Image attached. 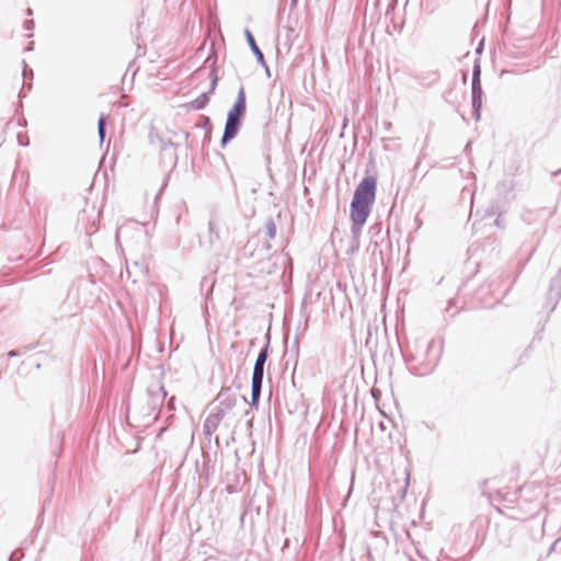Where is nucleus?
Returning <instances> with one entry per match:
<instances>
[{
    "mask_svg": "<svg viewBox=\"0 0 561 561\" xmlns=\"http://www.w3.org/2000/svg\"><path fill=\"white\" fill-rule=\"evenodd\" d=\"M377 181L374 176H365L357 185L351 204V219L360 229L366 222L376 197Z\"/></svg>",
    "mask_w": 561,
    "mask_h": 561,
    "instance_id": "obj_1",
    "label": "nucleus"
},
{
    "mask_svg": "<svg viewBox=\"0 0 561 561\" xmlns=\"http://www.w3.org/2000/svg\"><path fill=\"white\" fill-rule=\"evenodd\" d=\"M245 113V92L241 87L238 93L237 102L233 107L229 111L227 116V122L225 126V133L222 137V141L227 142L230 139L234 138L238 134L239 125L242 116Z\"/></svg>",
    "mask_w": 561,
    "mask_h": 561,
    "instance_id": "obj_2",
    "label": "nucleus"
},
{
    "mask_svg": "<svg viewBox=\"0 0 561 561\" xmlns=\"http://www.w3.org/2000/svg\"><path fill=\"white\" fill-rule=\"evenodd\" d=\"M225 392H220L218 394L217 400H220V404L222 405L219 411L217 413H211L206 417L204 428L207 434H211L218 428V425L224 417L225 411L231 409V407L234 404L236 399L231 396L225 398Z\"/></svg>",
    "mask_w": 561,
    "mask_h": 561,
    "instance_id": "obj_3",
    "label": "nucleus"
},
{
    "mask_svg": "<svg viewBox=\"0 0 561 561\" xmlns=\"http://www.w3.org/2000/svg\"><path fill=\"white\" fill-rule=\"evenodd\" d=\"M266 358H267L266 350L261 351L259 356H257V358H256V360H255V365H254L253 376L252 377L263 378L264 364L266 362Z\"/></svg>",
    "mask_w": 561,
    "mask_h": 561,
    "instance_id": "obj_4",
    "label": "nucleus"
},
{
    "mask_svg": "<svg viewBox=\"0 0 561 561\" xmlns=\"http://www.w3.org/2000/svg\"><path fill=\"white\" fill-rule=\"evenodd\" d=\"M263 378L252 377V399L259 400Z\"/></svg>",
    "mask_w": 561,
    "mask_h": 561,
    "instance_id": "obj_5",
    "label": "nucleus"
},
{
    "mask_svg": "<svg viewBox=\"0 0 561 561\" xmlns=\"http://www.w3.org/2000/svg\"><path fill=\"white\" fill-rule=\"evenodd\" d=\"M247 37H248V41H249V44L252 48V50L260 57V58H263V54L262 51L260 50V48L256 46L255 44V41L252 36V34L250 32H247Z\"/></svg>",
    "mask_w": 561,
    "mask_h": 561,
    "instance_id": "obj_6",
    "label": "nucleus"
},
{
    "mask_svg": "<svg viewBox=\"0 0 561 561\" xmlns=\"http://www.w3.org/2000/svg\"><path fill=\"white\" fill-rule=\"evenodd\" d=\"M104 125H105V121L103 117H101L99 119V134H100L101 139H103V137H104Z\"/></svg>",
    "mask_w": 561,
    "mask_h": 561,
    "instance_id": "obj_7",
    "label": "nucleus"
},
{
    "mask_svg": "<svg viewBox=\"0 0 561 561\" xmlns=\"http://www.w3.org/2000/svg\"><path fill=\"white\" fill-rule=\"evenodd\" d=\"M209 99L204 94L203 95V101L201 102V104L198 105V107H203L205 106L207 103H208Z\"/></svg>",
    "mask_w": 561,
    "mask_h": 561,
    "instance_id": "obj_8",
    "label": "nucleus"
},
{
    "mask_svg": "<svg viewBox=\"0 0 561 561\" xmlns=\"http://www.w3.org/2000/svg\"><path fill=\"white\" fill-rule=\"evenodd\" d=\"M216 81H217V79H214V81H213V89H214V88H215V85H216Z\"/></svg>",
    "mask_w": 561,
    "mask_h": 561,
    "instance_id": "obj_9",
    "label": "nucleus"
}]
</instances>
